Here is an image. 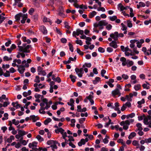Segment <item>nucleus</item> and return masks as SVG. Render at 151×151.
<instances>
[{
  "label": "nucleus",
  "instance_id": "nucleus-1",
  "mask_svg": "<svg viewBox=\"0 0 151 151\" xmlns=\"http://www.w3.org/2000/svg\"><path fill=\"white\" fill-rule=\"evenodd\" d=\"M31 47L30 45H27L26 44H24L22 46H19V51L29 53L30 52L29 49Z\"/></svg>",
  "mask_w": 151,
  "mask_h": 151
},
{
  "label": "nucleus",
  "instance_id": "nucleus-2",
  "mask_svg": "<svg viewBox=\"0 0 151 151\" xmlns=\"http://www.w3.org/2000/svg\"><path fill=\"white\" fill-rule=\"evenodd\" d=\"M108 23L106 20H101L98 23H96L94 24L93 26L94 27H96L98 26H106L107 25Z\"/></svg>",
  "mask_w": 151,
  "mask_h": 151
},
{
  "label": "nucleus",
  "instance_id": "nucleus-3",
  "mask_svg": "<svg viewBox=\"0 0 151 151\" xmlns=\"http://www.w3.org/2000/svg\"><path fill=\"white\" fill-rule=\"evenodd\" d=\"M137 92L135 91H133L132 93H130L129 94V95H127L126 96V98L129 101H131L132 99L131 98L133 96H137Z\"/></svg>",
  "mask_w": 151,
  "mask_h": 151
},
{
  "label": "nucleus",
  "instance_id": "nucleus-4",
  "mask_svg": "<svg viewBox=\"0 0 151 151\" xmlns=\"http://www.w3.org/2000/svg\"><path fill=\"white\" fill-rule=\"evenodd\" d=\"M29 66V65L28 64H25L24 65H19V73H23L25 70V68H28Z\"/></svg>",
  "mask_w": 151,
  "mask_h": 151
},
{
  "label": "nucleus",
  "instance_id": "nucleus-5",
  "mask_svg": "<svg viewBox=\"0 0 151 151\" xmlns=\"http://www.w3.org/2000/svg\"><path fill=\"white\" fill-rule=\"evenodd\" d=\"M22 17V19L21 20V22L22 24H24L27 18V14H23L22 13H19V17Z\"/></svg>",
  "mask_w": 151,
  "mask_h": 151
},
{
  "label": "nucleus",
  "instance_id": "nucleus-6",
  "mask_svg": "<svg viewBox=\"0 0 151 151\" xmlns=\"http://www.w3.org/2000/svg\"><path fill=\"white\" fill-rule=\"evenodd\" d=\"M52 104V101H50V104H47V105L45 107L43 106H40L41 107L40 109L39 110V112H40V111L42 110H44L45 109L47 110L48 109L50 106L51 104Z\"/></svg>",
  "mask_w": 151,
  "mask_h": 151
},
{
  "label": "nucleus",
  "instance_id": "nucleus-7",
  "mask_svg": "<svg viewBox=\"0 0 151 151\" xmlns=\"http://www.w3.org/2000/svg\"><path fill=\"white\" fill-rule=\"evenodd\" d=\"M111 94L113 96H115L116 95H117L119 96L121 95V93H120V91L118 88H116L113 91L111 92Z\"/></svg>",
  "mask_w": 151,
  "mask_h": 151
},
{
  "label": "nucleus",
  "instance_id": "nucleus-8",
  "mask_svg": "<svg viewBox=\"0 0 151 151\" xmlns=\"http://www.w3.org/2000/svg\"><path fill=\"white\" fill-rule=\"evenodd\" d=\"M110 36V37L112 38L114 40L117 41L118 40V33L117 32H115L114 34H111Z\"/></svg>",
  "mask_w": 151,
  "mask_h": 151
},
{
  "label": "nucleus",
  "instance_id": "nucleus-9",
  "mask_svg": "<svg viewBox=\"0 0 151 151\" xmlns=\"http://www.w3.org/2000/svg\"><path fill=\"white\" fill-rule=\"evenodd\" d=\"M88 140L87 138H86L85 139H82L80 141L78 142V145L79 146H81L83 145H84L86 142L88 141Z\"/></svg>",
  "mask_w": 151,
  "mask_h": 151
},
{
  "label": "nucleus",
  "instance_id": "nucleus-10",
  "mask_svg": "<svg viewBox=\"0 0 151 151\" xmlns=\"http://www.w3.org/2000/svg\"><path fill=\"white\" fill-rule=\"evenodd\" d=\"M42 102L41 103L40 105V106H44L45 104L47 105V104H50V101L49 102L48 101V100L46 98H44L42 100Z\"/></svg>",
  "mask_w": 151,
  "mask_h": 151
},
{
  "label": "nucleus",
  "instance_id": "nucleus-11",
  "mask_svg": "<svg viewBox=\"0 0 151 151\" xmlns=\"http://www.w3.org/2000/svg\"><path fill=\"white\" fill-rule=\"evenodd\" d=\"M120 60L122 62V65L123 66H124L127 65V60L125 58L123 57L121 58Z\"/></svg>",
  "mask_w": 151,
  "mask_h": 151
},
{
  "label": "nucleus",
  "instance_id": "nucleus-12",
  "mask_svg": "<svg viewBox=\"0 0 151 151\" xmlns=\"http://www.w3.org/2000/svg\"><path fill=\"white\" fill-rule=\"evenodd\" d=\"M40 29L44 34H46L47 32V30L46 27L44 26H40Z\"/></svg>",
  "mask_w": 151,
  "mask_h": 151
},
{
  "label": "nucleus",
  "instance_id": "nucleus-13",
  "mask_svg": "<svg viewBox=\"0 0 151 151\" xmlns=\"http://www.w3.org/2000/svg\"><path fill=\"white\" fill-rule=\"evenodd\" d=\"M121 25L122 26L121 29L122 31H124V34H127V27L123 23L121 24Z\"/></svg>",
  "mask_w": 151,
  "mask_h": 151
},
{
  "label": "nucleus",
  "instance_id": "nucleus-14",
  "mask_svg": "<svg viewBox=\"0 0 151 151\" xmlns=\"http://www.w3.org/2000/svg\"><path fill=\"white\" fill-rule=\"evenodd\" d=\"M30 120H32L33 122H35L37 120L39 119V117L37 116H35L34 115H31L30 116Z\"/></svg>",
  "mask_w": 151,
  "mask_h": 151
},
{
  "label": "nucleus",
  "instance_id": "nucleus-15",
  "mask_svg": "<svg viewBox=\"0 0 151 151\" xmlns=\"http://www.w3.org/2000/svg\"><path fill=\"white\" fill-rule=\"evenodd\" d=\"M93 97V96L91 95H89L88 96L86 97V98L89 100L91 105H93L94 103V101L92 99Z\"/></svg>",
  "mask_w": 151,
  "mask_h": 151
},
{
  "label": "nucleus",
  "instance_id": "nucleus-16",
  "mask_svg": "<svg viewBox=\"0 0 151 151\" xmlns=\"http://www.w3.org/2000/svg\"><path fill=\"white\" fill-rule=\"evenodd\" d=\"M109 45L114 48H116L117 47V45L114 41H112L109 43Z\"/></svg>",
  "mask_w": 151,
  "mask_h": 151
},
{
  "label": "nucleus",
  "instance_id": "nucleus-17",
  "mask_svg": "<svg viewBox=\"0 0 151 151\" xmlns=\"http://www.w3.org/2000/svg\"><path fill=\"white\" fill-rule=\"evenodd\" d=\"M37 143L35 142H33L32 143H30L29 144V147L31 148L34 147H36L37 146Z\"/></svg>",
  "mask_w": 151,
  "mask_h": 151
},
{
  "label": "nucleus",
  "instance_id": "nucleus-18",
  "mask_svg": "<svg viewBox=\"0 0 151 151\" xmlns=\"http://www.w3.org/2000/svg\"><path fill=\"white\" fill-rule=\"evenodd\" d=\"M55 132L57 134L59 133L60 132L61 134L63 132H64V130L62 128L60 127H59L56 129L55 130Z\"/></svg>",
  "mask_w": 151,
  "mask_h": 151
},
{
  "label": "nucleus",
  "instance_id": "nucleus-19",
  "mask_svg": "<svg viewBox=\"0 0 151 151\" xmlns=\"http://www.w3.org/2000/svg\"><path fill=\"white\" fill-rule=\"evenodd\" d=\"M145 103V99H142L141 101H139L137 102V104H138V107L139 108H141L142 106L141 105L142 104H144Z\"/></svg>",
  "mask_w": 151,
  "mask_h": 151
},
{
  "label": "nucleus",
  "instance_id": "nucleus-20",
  "mask_svg": "<svg viewBox=\"0 0 151 151\" xmlns=\"http://www.w3.org/2000/svg\"><path fill=\"white\" fill-rule=\"evenodd\" d=\"M47 145H52L53 144H57L58 142L56 141H54L53 140H50L48 141L47 142Z\"/></svg>",
  "mask_w": 151,
  "mask_h": 151
},
{
  "label": "nucleus",
  "instance_id": "nucleus-21",
  "mask_svg": "<svg viewBox=\"0 0 151 151\" xmlns=\"http://www.w3.org/2000/svg\"><path fill=\"white\" fill-rule=\"evenodd\" d=\"M127 66L128 67H129L132 66L134 64V62L132 61H130L129 60H127Z\"/></svg>",
  "mask_w": 151,
  "mask_h": 151
},
{
  "label": "nucleus",
  "instance_id": "nucleus-22",
  "mask_svg": "<svg viewBox=\"0 0 151 151\" xmlns=\"http://www.w3.org/2000/svg\"><path fill=\"white\" fill-rule=\"evenodd\" d=\"M145 4L144 3L142 2H140L139 4L137 5V7L138 9H139L140 7H145Z\"/></svg>",
  "mask_w": 151,
  "mask_h": 151
},
{
  "label": "nucleus",
  "instance_id": "nucleus-23",
  "mask_svg": "<svg viewBox=\"0 0 151 151\" xmlns=\"http://www.w3.org/2000/svg\"><path fill=\"white\" fill-rule=\"evenodd\" d=\"M146 83L143 84L142 86L144 88H146L147 89H149L150 87L149 86V83L147 82H146Z\"/></svg>",
  "mask_w": 151,
  "mask_h": 151
},
{
  "label": "nucleus",
  "instance_id": "nucleus-24",
  "mask_svg": "<svg viewBox=\"0 0 151 151\" xmlns=\"http://www.w3.org/2000/svg\"><path fill=\"white\" fill-rule=\"evenodd\" d=\"M134 88L135 91H138L141 89V86L140 84H137L134 85Z\"/></svg>",
  "mask_w": 151,
  "mask_h": 151
},
{
  "label": "nucleus",
  "instance_id": "nucleus-25",
  "mask_svg": "<svg viewBox=\"0 0 151 151\" xmlns=\"http://www.w3.org/2000/svg\"><path fill=\"white\" fill-rule=\"evenodd\" d=\"M27 132H25L24 130H19V138H20V136H22L27 134Z\"/></svg>",
  "mask_w": 151,
  "mask_h": 151
},
{
  "label": "nucleus",
  "instance_id": "nucleus-26",
  "mask_svg": "<svg viewBox=\"0 0 151 151\" xmlns=\"http://www.w3.org/2000/svg\"><path fill=\"white\" fill-rule=\"evenodd\" d=\"M136 126L138 128V130L139 131H142L143 129V128L142 127V125L140 123H138L136 124Z\"/></svg>",
  "mask_w": 151,
  "mask_h": 151
},
{
  "label": "nucleus",
  "instance_id": "nucleus-27",
  "mask_svg": "<svg viewBox=\"0 0 151 151\" xmlns=\"http://www.w3.org/2000/svg\"><path fill=\"white\" fill-rule=\"evenodd\" d=\"M31 90H28L27 92H24L23 93V96L26 97L30 95H31Z\"/></svg>",
  "mask_w": 151,
  "mask_h": 151
},
{
  "label": "nucleus",
  "instance_id": "nucleus-28",
  "mask_svg": "<svg viewBox=\"0 0 151 151\" xmlns=\"http://www.w3.org/2000/svg\"><path fill=\"white\" fill-rule=\"evenodd\" d=\"M101 78L99 77H96L95 78V79L93 81V83L94 84H96L99 82L100 81Z\"/></svg>",
  "mask_w": 151,
  "mask_h": 151
},
{
  "label": "nucleus",
  "instance_id": "nucleus-29",
  "mask_svg": "<svg viewBox=\"0 0 151 151\" xmlns=\"http://www.w3.org/2000/svg\"><path fill=\"white\" fill-rule=\"evenodd\" d=\"M136 133L134 132H131L128 137L129 139H132L133 137H135L136 135Z\"/></svg>",
  "mask_w": 151,
  "mask_h": 151
},
{
  "label": "nucleus",
  "instance_id": "nucleus-30",
  "mask_svg": "<svg viewBox=\"0 0 151 151\" xmlns=\"http://www.w3.org/2000/svg\"><path fill=\"white\" fill-rule=\"evenodd\" d=\"M75 70L78 76L80 77H81L82 76V75L80 73V71L79 70V69L76 68L75 69Z\"/></svg>",
  "mask_w": 151,
  "mask_h": 151
},
{
  "label": "nucleus",
  "instance_id": "nucleus-31",
  "mask_svg": "<svg viewBox=\"0 0 151 151\" xmlns=\"http://www.w3.org/2000/svg\"><path fill=\"white\" fill-rule=\"evenodd\" d=\"M27 144V142L25 140L22 139L19 140V145L20 144H22L23 145H26ZM20 145H19V147Z\"/></svg>",
  "mask_w": 151,
  "mask_h": 151
},
{
  "label": "nucleus",
  "instance_id": "nucleus-32",
  "mask_svg": "<svg viewBox=\"0 0 151 151\" xmlns=\"http://www.w3.org/2000/svg\"><path fill=\"white\" fill-rule=\"evenodd\" d=\"M109 18L111 21H114L117 19V17L116 16L114 15L112 17L110 16L109 17Z\"/></svg>",
  "mask_w": 151,
  "mask_h": 151
},
{
  "label": "nucleus",
  "instance_id": "nucleus-33",
  "mask_svg": "<svg viewBox=\"0 0 151 151\" xmlns=\"http://www.w3.org/2000/svg\"><path fill=\"white\" fill-rule=\"evenodd\" d=\"M120 9L121 11L124 10H127L129 8V6H126V7H124L122 6V4H120Z\"/></svg>",
  "mask_w": 151,
  "mask_h": 151
},
{
  "label": "nucleus",
  "instance_id": "nucleus-34",
  "mask_svg": "<svg viewBox=\"0 0 151 151\" xmlns=\"http://www.w3.org/2000/svg\"><path fill=\"white\" fill-rule=\"evenodd\" d=\"M74 102V101L73 99H70V101L68 102V105L70 106H73V104Z\"/></svg>",
  "mask_w": 151,
  "mask_h": 151
},
{
  "label": "nucleus",
  "instance_id": "nucleus-35",
  "mask_svg": "<svg viewBox=\"0 0 151 151\" xmlns=\"http://www.w3.org/2000/svg\"><path fill=\"white\" fill-rule=\"evenodd\" d=\"M97 14L96 12L95 11H93L92 12L90 13L89 15V17L90 18H92L95 15Z\"/></svg>",
  "mask_w": 151,
  "mask_h": 151
},
{
  "label": "nucleus",
  "instance_id": "nucleus-36",
  "mask_svg": "<svg viewBox=\"0 0 151 151\" xmlns=\"http://www.w3.org/2000/svg\"><path fill=\"white\" fill-rule=\"evenodd\" d=\"M70 78L71 79V81L73 82L74 83L76 81V77L74 76L71 75L70 76Z\"/></svg>",
  "mask_w": 151,
  "mask_h": 151
},
{
  "label": "nucleus",
  "instance_id": "nucleus-37",
  "mask_svg": "<svg viewBox=\"0 0 151 151\" xmlns=\"http://www.w3.org/2000/svg\"><path fill=\"white\" fill-rule=\"evenodd\" d=\"M12 60V58L11 57L9 58L8 56H5L3 57V60L4 61H8Z\"/></svg>",
  "mask_w": 151,
  "mask_h": 151
},
{
  "label": "nucleus",
  "instance_id": "nucleus-38",
  "mask_svg": "<svg viewBox=\"0 0 151 151\" xmlns=\"http://www.w3.org/2000/svg\"><path fill=\"white\" fill-rule=\"evenodd\" d=\"M36 138L40 142H42L44 140L43 138L39 135H38L36 136Z\"/></svg>",
  "mask_w": 151,
  "mask_h": 151
},
{
  "label": "nucleus",
  "instance_id": "nucleus-39",
  "mask_svg": "<svg viewBox=\"0 0 151 151\" xmlns=\"http://www.w3.org/2000/svg\"><path fill=\"white\" fill-rule=\"evenodd\" d=\"M76 30L78 33L77 36H78L80 34L81 35H83L84 31L83 30H80L79 29H77Z\"/></svg>",
  "mask_w": 151,
  "mask_h": 151
},
{
  "label": "nucleus",
  "instance_id": "nucleus-40",
  "mask_svg": "<svg viewBox=\"0 0 151 151\" xmlns=\"http://www.w3.org/2000/svg\"><path fill=\"white\" fill-rule=\"evenodd\" d=\"M51 120H52L50 118H47L45 121L44 122V124L45 125H47L51 121Z\"/></svg>",
  "mask_w": 151,
  "mask_h": 151
},
{
  "label": "nucleus",
  "instance_id": "nucleus-41",
  "mask_svg": "<svg viewBox=\"0 0 151 151\" xmlns=\"http://www.w3.org/2000/svg\"><path fill=\"white\" fill-rule=\"evenodd\" d=\"M54 30L59 35H62V33L60 31V29H58L57 27H55L54 29Z\"/></svg>",
  "mask_w": 151,
  "mask_h": 151
},
{
  "label": "nucleus",
  "instance_id": "nucleus-42",
  "mask_svg": "<svg viewBox=\"0 0 151 151\" xmlns=\"http://www.w3.org/2000/svg\"><path fill=\"white\" fill-rule=\"evenodd\" d=\"M108 119L109 120V122L106 123L104 126L105 127H108L110 124H112V123H111V120L109 118V117H108Z\"/></svg>",
  "mask_w": 151,
  "mask_h": 151
},
{
  "label": "nucleus",
  "instance_id": "nucleus-43",
  "mask_svg": "<svg viewBox=\"0 0 151 151\" xmlns=\"http://www.w3.org/2000/svg\"><path fill=\"white\" fill-rule=\"evenodd\" d=\"M12 104L14 107H16V108H18V107H19V105L18 101L16 102L15 103L13 102Z\"/></svg>",
  "mask_w": 151,
  "mask_h": 151
},
{
  "label": "nucleus",
  "instance_id": "nucleus-44",
  "mask_svg": "<svg viewBox=\"0 0 151 151\" xmlns=\"http://www.w3.org/2000/svg\"><path fill=\"white\" fill-rule=\"evenodd\" d=\"M135 116V114L134 113H132L131 114L128 115L127 116V118H133Z\"/></svg>",
  "mask_w": 151,
  "mask_h": 151
},
{
  "label": "nucleus",
  "instance_id": "nucleus-45",
  "mask_svg": "<svg viewBox=\"0 0 151 151\" xmlns=\"http://www.w3.org/2000/svg\"><path fill=\"white\" fill-rule=\"evenodd\" d=\"M148 119L147 117H145L144 119V123L146 125H148L149 124Z\"/></svg>",
  "mask_w": 151,
  "mask_h": 151
},
{
  "label": "nucleus",
  "instance_id": "nucleus-46",
  "mask_svg": "<svg viewBox=\"0 0 151 151\" xmlns=\"http://www.w3.org/2000/svg\"><path fill=\"white\" fill-rule=\"evenodd\" d=\"M12 121L13 124H14L15 125H17L19 124V121H16L15 119H13Z\"/></svg>",
  "mask_w": 151,
  "mask_h": 151
},
{
  "label": "nucleus",
  "instance_id": "nucleus-47",
  "mask_svg": "<svg viewBox=\"0 0 151 151\" xmlns=\"http://www.w3.org/2000/svg\"><path fill=\"white\" fill-rule=\"evenodd\" d=\"M127 26L129 27H132V24L130 20H128L127 21Z\"/></svg>",
  "mask_w": 151,
  "mask_h": 151
},
{
  "label": "nucleus",
  "instance_id": "nucleus-48",
  "mask_svg": "<svg viewBox=\"0 0 151 151\" xmlns=\"http://www.w3.org/2000/svg\"><path fill=\"white\" fill-rule=\"evenodd\" d=\"M76 42L77 44H79L80 45H83V42L81 40H76Z\"/></svg>",
  "mask_w": 151,
  "mask_h": 151
},
{
  "label": "nucleus",
  "instance_id": "nucleus-49",
  "mask_svg": "<svg viewBox=\"0 0 151 151\" xmlns=\"http://www.w3.org/2000/svg\"><path fill=\"white\" fill-rule=\"evenodd\" d=\"M3 74L6 77H9L10 76L9 72V71H6V72L3 73Z\"/></svg>",
  "mask_w": 151,
  "mask_h": 151
},
{
  "label": "nucleus",
  "instance_id": "nucleus-50",
  "mask_svg": "<svg viewBox=\"0 0 151 151\" xmlns=\"http://www.w3.org/2000/svg\"><path fill=\"white\" fill-rule=\"evenodd\" d=\"M38 74L40 75H42L43 76H45L46 74V73L45 72V70H42L41 71L40 73H38Z\"/></svg>",
  "mask_w": 151,
  "mask_h": 151
},
{
  "label": "nucleus",
  "instance_id": "nucleus-51",
  "mask_svg": "<svg viewBox=\"0 0 151 151\" xmlns=\"http://www.w3.org/2000/svg\"><path fill=\"white\" fill-rule=\"evenodd\" d=\"M61 134H62L63 138L64 139H65V137H67V133L66 132H63Z\"/></svg>",
  "mask_w": 151,
  "mask_h": 151
},
{
  "label": "nucleus",
  "instance_id": "nucleus-52",
  "mask_svg": "<svg viewBox=\"0 0 151 151\" xmlns=\"http://www.w3.org/2000/svg\"><path fill=\"white\" fill-rule=\"evenodd\" d=\"M36 78L34 80V81L36 83H39L40 82V77L39 76H36Z\"/></svg>",
  "mask_w": 151,
  "mask_h": 151
},
{
  "label": "nucleus",
  "instance_id": "nucleus-53",
  "mask_svg": "<svg viewBox=\"0 0 151 151\" xmlns=\"http://www.w3.org/2000/svg\"><path fill=\"white\" fill-rule=\"evenodd\" d=\"M15 22H18L19 21V14H17L15 16Z\"/></svg>",
  "mask_w": 151,
  "mask_h": 151
},
{
  "label": "nucleus",
  "instance_id": "nucleus-54",
  "mask_svg": "<svg viewBox=\"0 0 151 151\" xmlns=\"http://www.w3.org/2000/svg\"><path fill=\"white\" fill-rule=\"evenodd\" d=\"M122 77L124 79L127 80L129 76L127 75L123 74L122 75Z\"/></svg>",
  "mask_w": 151,
  "mask_h": 151
},
{
  "label": "nucleus",
  "instance_id": "nucleus-55",
  "mask_svg": "<svg viewBox=\"0 0 151 151\" xmlns=\"http://www.w3.org/2000/svg\"><path fill=\"white\" fill-rule=\"evenodd\" d=\"M77 53L79 54L80 55H83V52L81 51V50L78 48L77 49Z\"/></svg>",
  "mask_w": 151,
  "mask_h": 151
},
{
  "label": "nucleus",
  "instance_id": "nucleus-56",
  "mask_svg": "<svg viewBox=\"0 0 151 151\" xmlns=\"http://www.w3.org/2000/svg\"><path fill=\"white\" fill-rule=\"evenodd\" d=\"M97 10L98 11H102V12H105V9L103 7H101L98 8L97 9Z\"/></svg>",
  "mask_w": 151,
  "mask_h": 151
},
{
  "label": "nucleus",
  "instance_id": "nucleus-57",
  "mask_svg": "<svg viewBox=\"0 0 151 151\" xmlns=\"http://www.w3.org/2000/svg\"><path fill=\"white\" fill-rule=\"evenodd\" d=\"M150 47H151L147 50V52L146 53L147 55H149L150 54H151V45Z\"/></svg>",
  "mask_w": 151,
  "mask_h": 151
},
{
  "label": "nucleus",
  "instance_id": "nucleus-58",
  "mask_svg": "<svg viewBox=\"0 0 151 151\" xmlns=\"http://www.w3.org/2000/svg\"><path fill=\"white\" fill-rule=\"evenodd\" d=\"M98 51L101 52H104V49L101 47H99L98 49Z\"/></svg>",
  "mask_w": 151,
  "mask_h": 151
},
{
  "label": "nucleus",
  "instance_id": "nucleus-59",
  "mask_svg": "<svg viewBox=\"0 0 151 151\" xmlns=\"http://www.w3.org/2000/svg\"><path fill=\"white\" fill-rule=\"evenodd\" d=\"M68 45L69 47L70 50L72 52H73V45L70 43H69V44Z\"/></svg>",
  "mask_w": 151,
  "mask_h": 151
},
{
  "label": "nucleus",
  "instance_id": "nucleus-60",
  "mask_svg": "<svg viewBox=\"0 0 151 151\" xmlns=\"http://www.w3.org/2000/svg\"><path fill=\"white\" fill-rule=\"evenodd\" d=\"M85 119L86 118H81L79 120V122L81 124H83V122L85 120Z\"/></svg>",
  "mask_w": 151,
  "mask_h": 151
},
{
  "label": "nucleus",
  "instance_id": "nucleus-61",
  "mask_svg": "<svg viewBox=\"0 0 151 151\" xmlns=\"http://www.w3.org/2000/svg\"><path fill=\"white\" fill-rule=\"evenodd\" d=\"M106 28L108 30H110L111 29L112 27V26L111 25L109 24L108 25H106Z\"/></svg>",
  "mask_w": 151,
  "mask_h": 151
},
{
  "label": "nucleus",
  "instance_id": "nucleus-62",
  "mask_svg": "<svg viewBox=\"0 0 151 151\" xmlns=\"http://www.w3.org/2000/svg\"><path fill=\"white\" fill-rule=\"evenodd\" d=\"M68 137L69 138L68 141H70V142H71L72 141H74V139L73 138L72 136H68Z\"/></svg>",
  "mask_w": 151,
  "mask_h": 151
},
{
  "label": "nucleus",
  "instance_id": "nucleus-63",
  "mask_svg": "<svg viewBox=\"0 0 151 151\" xmlns=\"http://www.w3.org/2000/svg\"><path fill=\"white\" fill-rule=\"evenodd\" d=\"M145 142L146 143H151V138L145 139Z\"/></svg>",
  "mask_w": 151,
  "mask_h": 151
},
{
  "label": "nucleus",
  "instance_id": "nucleus-64",
  "mask_svg": "<svg viewBox=\"0 0 151 151\" xmlns=\"http://www.w3.org/2000/svg\"><path fill=\"white\" fill-rule=\"evenodd\" d=\"M34 12V9L33 8H31L30 9L29 11V14L32 15V13Z\"/></svg>",
  "mask_w": 151,
  "mask_h": 151
}]
</instances>
